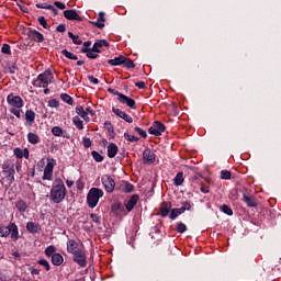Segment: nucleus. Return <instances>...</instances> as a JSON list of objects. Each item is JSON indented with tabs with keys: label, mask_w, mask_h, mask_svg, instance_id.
Listing matches in <instances>:
<instances>
[{
	"label": "nucleus",
	"mask_w": 281,
	"mask_h": 281,
	"mask_svg": "<svg viewBox=\"0 0 281 281\" xmlns=\"http://www.w3.org/2000/svg\"><path fill=\"white\" fill-rule=\"evenodd\" d=\"M50 201L53 203H63L65 201V196H67V188L65 187V182L63 179L58 178L55 180V184H53L50 189Z\"/></svg>",
	"instance_id": "1"
},
{
	"label": "nucleus",
	"mask_w": 281,
	"mask_h": 281,
	"mask_svg": "<svg viewBox=\"0 0 281 281\" xmlns=\"http://www.w3.org/2000/svg\"><path fill=\"white\" fill-rule=\"evenodd\" d=\"M102 196H104V191H102V189L91 188L87 195L88 206L93 210V207L100 203V199H102Z\"/></svg>",
	"instance_id": "2"
},
{
	"label": "nucleus",
	"mask_w": 281,
	"mask_h": 281,
	"mask_svg": "<svg viewBox=\"0 0 281 281\" xmlns=\"http://www.w3.org/2000/svg\"><path fill=\"white\" fill-rule=\"evenodd\" d=\"M52 80H54V74H52V70L47 69L37 76V79L33 81V86L38 88H46L49 87Z\"/></svg>",
	"instance_id": "3"
},
{
	"label": "nucleus",
	"mask_w": 281,
	"mask_h": 281,
	"mask_svg": "<svg viewBox=\"0 0 281 281\" xmlns=\"http://www.w3.org/2000/svg\"><path fill=\"white\" fill-rule=\"evenodd\" d=\"M72 261L78 265V267L85 269V267H87V250L81 248L80 250H77V252H74Z\"/></svg>",
	"instance_id": "4"
},
{
	"label": "nucleus",
	"mask_w": 281,
	"mask_h": 281,
	"mask_svg": "<svg viewBox=\"0 0 281 281\" xmlns=\"http://www.w3.org/2000/svg\"><path fill=\"white\" fill-rule=\"evenodd\" d=\"M149 135H155V137H160L162 133H166V125L159 121H155L148 128Z\"/></svg>",
	"instance_id": "5"
},
{
	"label": "nucleus",
	"mask_w": 281,
	"mask_h": 281,
	"mask_svg": "<svg viewBox=\"0 0 281 281\" xmlns=\"http://www.w3.org/2000/svg\"><path fill=\"white\" fill-rule=\"evenodd\" d=\"M7 102L10 106H13V109H23V99L19 95H14V93H10L7 97Z\"/></svg>",
	"instance_id": "6"
},
{
	"label": "nucleus",
	"mask_w": 281,
	"mask_h": 281,
	"mask_svg": "<svg viewBox=\"0 0 281 281\" xmlns=\"http://www.w3.org/2000/svg\"><path fill=\"white\" fill-rule=\"evenodd\" d=\"M54 166H56V160L50 159L44 168L43 181H52V177H54Z\"/></svg>",
	"instance_id": "7"
},
{
	"label": "nucleus",
	"mask_w": 281,
	"mask_h": 281,
	"mask_svg": "<svg viewBox=\"0 0 281 281\" xmlns=\"http://www.w3.org/2000/svg\"><path fill=\"white\" fill-rule=\"evenodd\" d=\"M101 182L102 186H104L105 192H113V190H115V180H113V178H111V176L109 175H103L101 177Z\"/></svg>",
	"instance_id": "8"
},
{
	"label": "nucleus",
	"mask_w": 281,
	"mask_h": 281,
	"mask_svg": "<svg viewBox=\"0 0 281 281\" xmlns=\"http://www.w3.org/2000/svg\"><path fill=\"white\" fill-rule=\"evenodd\" d=\"M2 172L3 175H5V178L8 179V181H14V165H11L9 162H5L3 166H2Z\"/></svg>",
	"instance_id": "9"
},
{
	"label": "nucleus",
	"mask_w": 281,
	"mask_h": 281,
	"mask_svg": "<svg viewBox=\"0 0 281 281\" xmlns=\"http://www.w3.org/2000/svg\"><path fill=\"white\" fill-rule=\"evenodd\" d=\"M85 247L81 244H78V241H76V239H68L67 244H66V249L69 254H76L77 251H80V249H83Z\"/></svg>",
	"instance_id": "10"
},
{
	"label": "nucleus",
	"mask_w": 281,
	"mask_h": 281,
	"mask_svg": "<svg viewBox=\"0 0 281 281\" xmlns=\"http://www.w3.org/2000/svg\"><path fill=\"white\" fill-rule=\"evenodd\" d=\"M117 101L120 102V104H126V106H128L133 111L137 109V103L135 102V100L125 95L124 93L121 94V98H117Z\"/></svg>",
	"instance_id": "11"
},
{
	"label": "nucleus",
	"mask_w": 281,
	"mask_h": 281,
	"mask_svg": "<svg viewBox=\"0 0 281 281\" xmlns=\"http://www.w3.org/2000/svg\"><path fill=\"white\" fill-rule=\"evenodd\" d=\"M241 201L246 203L247 207H258V202L256 201V198L248 192L243 193Z\"/></svg>",
	"instance_id": "12"
},
{
	"label": "nucleus",
	"mask_w": 281,
	"mask_h": 281,
	"mask_svg": "<svg viewBox=\"0 0 281 281\" xmlns=\"http://www.w3.org/2000/svg\"><path fill=\"white\" fill-rule=\"evenodd\" d=\"M112 113H114V115H116L117 117H121V120H124V122H127V124H133V117L126 112L113 106Z\"/></svg>",
	"instance_id": "13"
},
{
	"label": "nucleus",
	"mask_w": 281,
	"mask_h": 281,
	"mask_svg": "<svg viewBox=\"0 0 281 281\" xmlns=\"http://www.w3.org/2000/svg\"><path fill=\"white\" fill-rule=\"evenodd\" d=\"M27 36L31 41H34L35 43H43V41H45V36L36 30L30 29Z\"/></svg>",
	"instance_id": "14"
},
{
	"label": "nucleus",
	"mask_w": 281,
	"mask_h": 281,
	"mask_svg": "<svg viewBox=\"0 0 281 281\" xmlns=\"http://www.w3.org/2000/svg\"><path fill=\"white\" fill-rule=\"evenodd\" d=\"M91 25L98 27V30H103L104 23H106L105 13L103 11L99 12V16L97 21H90Z\"/></svg>",
	"instance_id": "15"
},
{
	"label": "nucleus",
	"mask_w": 281,
	"mask_h": 281,
	"mask_svg": "<svg viewBox=\"0 0 281 281\" xmlns=\"http://www.w3.org/2000/svg\"><path fill=\"white\" fill-rule=\"evenodd\" d=\"M171 210H172V202H162L160 204L159 215L162 218H166L170 214Z\"/></svg>",
	"instance_id": "16"
},
{
	"label": "nucleus",
	"mask_w": 281,
	"mask_h": 281,
	"mask_svg": "<svg viewBox=\"0 0 281 281\" xmlns=\"http://www.w3.org/2000/svg\"><path fill=\"white\" fill-rule=\"evenodd\" d=\"M155 153L150 148H146L143 151L144 164H155Z\"/></svg>",
	"instance_id": "17"
},
{
	"label": "nucleus",
	"mask_w": 281,
	"mask_h": 281,
	"mask_svg": "<svg viewBox=\"0 0 281 281\" xmlns=\"http://www.w3.org/2000/svg\"><path fill=\"white\" fill-rule=\"evenodd\" d=\"M64 16L67 21H82V18L76 10H65Z\"/></svg>",
	"instance_id": "18"
},
{
	"label": "nucleus",
	"mask_w": 281,
	"mask_h": 281,
	"mask_svg": "<svg viewBox=\"0 0 281 281\" xmlns=\"http://www.w3.org/2000/svg\"><path fill=\"white\" fill-rule=\"evenodd\" d=\"M137 201H139V195L133 194L127 201V203L125 204V209L127 210V212H133V210L135 209V205H137Z\"/></svg>",
	"instance_id": "19"
},
{
	"label": "nucleus",
	"mask_w": 281,
	"mask_h": 281,
	"mask_svg": "<svg viewBox=\"0 0 281 281\" xmlns=\"http://www.w3.org/2000/svg\"><path fill=\"white\" fill-rule=\"evenodd\" d=\"M26 231L29 232V234H38V232H41V224L36 222H27Z\"/></svg>",
	"instance_id": "20"
},
{
	"label": "nucleus",
	"mask_w": 281,
	"mask_h": 281,
	"mask_svg": "<svg viewBox=\"0 0 281 281\" xmlns=\"http://www.w3.org/2000/svg\"><path fill=\"white\" fill-rule=\"evenodd\" d=\"M52 134L55 136V137H64L65 139H69V134L67 132H65L64 130H61L60 126H54L52 128Z\"/></svg>",
	"instance_id": "21"
},
{
	"label": "nucleus",
	"mask_w": 281,
	"mask_h": 281,
	"mask_svg": "<svg viewBox=\"0 0 281 281\" xmlns=\"http://www.w3.org/2000/svg\"><path fill=\"white\" fill-rule=\"evenodd\" d=\"M11 234L12 240H19V226L15 223L9 224V236Z\"/></svg>",
	"instance_id": "22"
},
{
	"label": "nucleus",
	"mask_w": 281,
	"mask_h": 281,
	"mask_svg": "<svg viewBox=\"0 0 281 281\" xmlns=\"http://www.w3.org/2000/svg\"><path fill=\"white\" fill-rule=\"evenodd\" d=\"M120 148L117 147V145L115 143H110L108 145V157L110 159H113L115 157V155H117Z\"/></svg>",
	"instance_id": "23"
},
{
	"label": "nucleus",
	"mask_w": 281,
	"mask_h": 281,
	"mask_svg": "<svg viewBox=\"0 0 281 281\" xmlns=\"http://www.w3.org/2000/svg\"><path fill=\"white\" fill-rule=\"evenodd\" d=\"M77 115H80L85 122H91V119H89V115L87 114V111H85V108L82 105H78L75 109Z\"/></svg>",
	"instance_id": "24"
},
{
	"label": "nucleus",
	"mask_w": 281,
	"mask_h": 281,
	"mask_svg": "<svg viewBox=\"0 0 281 281\" xmlns=\"http://www.w3.org/2000/svg\"><path fill=\"white\" fill-rule=\"evenodd\" d=\"M65 262V258H63V255L56 252L52 256V265L55 267H60Z\"/></svg>",
	"instance_id": "25"
},
{
	"label": "nucleus",
	"mask_w": 281,
	"mask_h": 281,
	"mask_svg": "<svg viewBox=\"0 0 281 281\" xmlns=\"http://www.w3.org/2000/svg\"><path fill=\"white\" fill-rule=\"evenodd\" d=\"M124 55H120L119 57H115L114 59H109L108 65H111V67H120V65L124 64Z\"/></svg>",
	"instance_id": "26"
},
{
	"label": "nucleus",
	"mask_w": 281,
	"mask_h": 281,
	"mask_svg": "<svg viewBox=\"0 0 281 281\" xmlns=\"http://www.w3.org/2000/svg\"><path fill=\"white\" fill-rule=\"evenodd\" d=\"M35 120H36V113L33 110H26L25 121L27 122V124L32 126Z\"/></svg>",
	"instance_id": "27"
},
{
	"label": "nucleus",
	"mask_w": 281,
	"mask_h": 281,
	"mask_svg": "<svg viewBox=\"0 0 281 281\" xmlns=\"http://www.w3.org/2000/svg\"><path fill=\"white\" fill-rule=\"evenodd\" d=\"M15 207L19 212L23 213L27 210L29 205H27V202L23 200H19L15 202Z\"/></svg>",
	"instance_id": "28"
},
{
	"label": "nucleus",
	"mask_w": 281,
	"mask_h": 281,
	"mask_svg": "<svg viewBox=\"0 0 281 281\" xmlns=\"http://www.w3.org/2000/svg\"><path fill=\"white\" fill-rule=\"evenodd\" d=\"M27 142H29L30 144L36 145V144H40L41 138L36 135V133L30 132V133L27 134Z\"/></svg>",
	"instance_id": "29"
},
{
	"label": "nucleus",
	"mask_w": 281,
	"mask_h": 281,
	"mask_svg": "<svg viewBox=\"0 0 281 281\" xmlns=\"http://www.w3.org/2000/svg\"><path fill=\"white\" fill-rule=\"evenodd\" d=\"M81 54H86L87 58H90L91 60H95V58H98V54L90 48H81Z\"/></svg>",
	"instance_id": "30"
},
{
	"label": "nucleus",
	"mask_w": 281,
	"mask_h": 281,
	"mask_svg": "<svg viewBox=\"0 0 281 281\" xmlns=\"http://www.w3.org/2000/svg\"><path fill=\"white\" fill-rule=\"evenodd\" d=\"M72 124L79 131H83L85 130V124L82 123V120H80V116H74L72 117Z\"/></svg>",
	"instance_id": "31"
},
{
	"label": "nucleus",
	"mask_w": 281,
	"mask_h": 281,
	"mask_svg": "<svg viewBox=\"0 0 281 281\" xmlns=\"http://www.w3.org/2000/svg\"><path fill=\"white\" fill-rule=\"evenodd\" d=\"M183 171H180L176 175V177L173 178V184L179 187V186H183Z\"/></svg>",
	"instance_id": "32"
},
{
	"label": "nucleus",
	"mask_w": 281,
	"mask_h": 281,
	"mask_svg": "<svg viewBox=\"0 0 281 281\" xmlns=\"http://www.w3.org/2000/svg\"><path fill=\"white\" fill-rule=\"evenodd\" d=\"M123 67H125L126 69H135V63L128 58V57H125L124 56V59H123Z\"/></svg>",
	"instance_id": "33"
},
{
	"label": "nucleus",
	"mask_w": 281,
	"mask_h": 281,
	"mask_svg": "<svg viewBox=\"0 0 281 281\" xmlns=\"http://www.w3.org/2000/svg\"><path fill=\"white\" fill-rule=\"evenodd\" d=\"M60 100H63V102H66V104H69V106H74V98H71V95L67 93H61Z\"/></svg>",
	"instance_id": "34"
},
{
	"label": "nucleus",
	"mask_w": 281,
	"mask_h": 281,
	"mask_svg": "<svg viewBox=\"0 0 281 281\" xmlns=\"http://www.w3.org/2000/svg\"><path fill=\"white\" fill-rule=\"evenodd\" d=\"M68 37L71 38L74 45H82V40H80L79 35L68 32Z\"/></svg>",
	"instance_id": "35"
},
{
	"label": "nucleus",
	"mask_w": 281,
	"mask_h": 281,
	"mask_svg": "<svg viewBox=\"0 0 281 281\" xmlns=\"http://www.w3.org/2000/svg\"><path fill=\"white\" fill-rule=\"evenodd\" d=\"M176 232L178 234H186V232H188V226L183 222H179L176 226Z\"/></svg>",
	"instance_id": "36"
},
{
	"label": "nucleus",
	"mask_w": 281,
	"mask_h": 281,
	"mask_svg": "<svg viewBox=\"0 0 281 281\" xmlns=\"http://www.w3.org/2000/svg\"><path fill=\"white\" fill-rule=\"evenodd\" d=\"M10 225L0 226V238H8L10 236Z\"/></svg>",
	"instance_id": "37"
},
{
	"label": "nucleus",
	"mask_w": 281,
	"mask_h": 281,
	"mask_svg": "<svg viewBox=\"0 0 281 281\" xmlns=\"http://www.w3.org/2000/svg\"><path fill=\"white\" fill-rule=\"evenodd\" d=\"M44 254H45V256H47V258H52L54 256V254H56V246L50 245V246L46 247Z\"/></svg>",
	"instance_id": "38"
},
{
	"label": "nucleus",
	"mask_w": 281,
	"mask_h": 281,
	"mask_svg": "<svg viewBox=\"0 0 281 281\" xmlns=\"http://www.w3.org/2000/svg\"><path fill=\"white\" fill-rule=\"evenodd\" d=\"M135 190V186L128 181H123V191L126 193H131Z\"/></svg>",
	"instance_id": "39"
},
{
	"label": "nucleus",
	"mask_w": 281,
	"mask_h": 281,
	"mask_svg": "<svg viewBox=\"0 0 281 281\" xmlns=\"http://www.w3.org/2000/svg\"><path fill=\"white\" fill-rule=\"evenodd\" d=\"M61 54H63V56L68 58V60H78V56H76L74 53H71V52H69L67 49H63Z\"/></svg>",
	"instance_id": "40"
},
{
	"label": "nucleus",
	"mask_w": 281,
	"mask_h": 281,
	"mask_svg": "<svg viewBox=\"0 0 281 281\" xmlns=\"http://www.w3.org/2000/svg\"><path fill=\"white\" fill-rule=\"evenodd\" d=\"M104 126H108L106 131H108L109 135L111 137H115V128L113 127V124L111 122H109V121H105L104 122Z\"/></svg>",
	"instance_id": "41"
},
{
	"label": "nucleus",
	"mask_w": 281,
	"mask_h": 281,
	"mask_svg": "<svg viewBox=\"0 0 281 281\" xmlns=\"http://www.w3.org/2000/svg\"><path fill=\"white\" fill-rule=\"evenodd\" d=\"M91 155H92V158L94 159V161H97L98 164L104 161V156L101 155L100 153L92 150Z\"/></svg>",
	"instance_id": "42"
},
{
	"label": "nucleus",
	"mask_w": 281,
	"mask_h": 281,
	"mask_svg": "<svg viewBox=\"0 0 281 281\" xmlns=\"http://www.w3.org/2000/svg\"><path fill=\"white\" fill-rule=\"evenodd\" d=\"M112 212L120 214V212H124V206L120 202H116L112 205Z\"/></svg>",
	"instance_id": "43"
},
{
	"label": "nucleus",
	"mask_w": 281,
	"mask_h": 281,
	"mask_svg": "<svg viewBox=\"0 0 281 281\" xmlns=\"http://www.w3.org/2000/svg\"><path fill=\"white\" fill-rule=\"evenodd\" d=\"M221 212H223L227 216H234V211L232 210V207L227 206V204H223L221 206Z\"/></svg>",
	"instance_id": "44"
},
{
	"label": "nucleus",
	"mask_w": 281,
	"mask_h": 281,
	"mask_svg": "<svg viewBox=\"0 0 281 281\" xmlns=\"http://www.w3.org/2000/svg\"><path fill=\"white\" fill-rule=\"evenodd\" d=\"M100 48H102V44H100V42L97 41L93 44L92 48H89V49H90V52H93L94 54H102V50H100Z\"/></svg>",
	"instance_id": "45"
},
{
	"label": "nucleus",
	"mask_w": 281,
	"mask_h": 281,
	"mask_svg": "<svg viewBox=\"0 0 281 281\" xmlns=\"http://www.w3.org/2000/svg\"><path fill=\"white\" fill-rule=\"evenodd\" d=\"M221 179H223L224 181H229V179H232V171L222 170L221 171Z\"/></svg>",
	"instance_id": "46"
},
{
	"label": "nucleus",
	"mask_w": 281,
	"mask_h": 281,
	"mask_svg": "<svg viewBox=\"0 0 281 281\" xmlns=\"http://www.w3.org/2000/svg\"><path fill=\"white\" fill-rule=\"evenodd\" d=\"M37 265H41L42 267H44V269L46 271H49L52 269V266L49 265V261H47L46 259H40L37 261Z\"/></svg>",
	"instance_id": "47"
},
{
	"label": "nucleus",
	"mask_w": 281,
	"mask_h": 281,
	"mask_svg": "<svg viewBox=\"0 0 281 281\" xmlns=\"http://www.w3.org/2000/svg\"><path fill=\"white\" fill-rule=\"evenodd\" d=\"M37 21L40 25L44 27V30H50V26L47 24V20L45 19V16H38Z\"/></svg>",
	"instance_id": "48"
},
{
	"label": "nucleus",
	"mask_w": 281,
	"mask_h": 281,
	"mask_svg": "<svg viewBox=\"0 0 281 281\" xmlns=\"http://www.w3.org/2000/svg\"><path fill=\"white\" fill-rule=\"evenodd\" d=\"M135 133H137V135H139V137H143V139H146V137H148V134L146 133V131H144L142 127H134Z\"/></svg>",
	"instance_id": "49"
},
{
	"label": "nucleus",
	"mask_w": 281,
	"mask_h": 281,
	"mask_svg": "<svg viewBox=\"0 0 281 281\" xmlns=\"http://www.w3.org/2000/svg\"><path fill=\"white\" fill-rule=\"evenodd\" d=\"M1 53L7 54V56L12 55V48L10 47L9 44H3L1 47Z\"/></svg>",
	"instance_id": "50"
},
{
	"label": "nucleus",
	"mask_w": 281,
	"mask_h": 281,
	"mask_svg": "<svg viewBox=\"0 0 281 281\" xmlns=\"http://www.w3.org/2000/svg\"><path fill=\"white\" fill-rule=\"evenodd\" d=\"M124 138L127 140V142H139V137L135 136V135H131L128 134L127 132L124 133Z\"/></svg>",
	"instance_id": "51"
},
{
	"label": "nucleus",
	"mask_w": 281,
	"mask_h": 281,
	"mask_svg": "<svg viewBox=\"0 0 281 281\" xmlns=\"http://www.w3.org/2000/svg\"><path fill=\"white\" fill-rule=\"evenodd\" d=\"M48 106L50 109H58L60 106V102L57 99H50L48 101Z\"/></svg>",
	"instance_id": "52"
},
{
	"label": "nucleus",
	"mask_w": 281,
	"mask_h": 281,
	"mask_svg": "<svg viewBox=\"0 0 281 281\" xmlns=\"http://www.w3.org/2000/svg\"><path fill=\"white\" fill-rule=\"evenodd\" d=\"M178 216H180V214L177 212V209H171L169 212L170 221H176Z\"/></svg>",
	"instance_id": "53"
},
{
	"label": "nucleus",
	"mask_w": 281,
	"mask_h": 281,
	"mask_svg": "<svg viewBox=\"0 0 281 281\" xmlns=\"http://www.w3.org/2000/svg\"><path fill=\"white\" fill-rule=\"evenodd\" d=\"M90 218L93 223H97V225H100V223L102 221V218L98 214H94V213L90 214Z\"/></svg>",
	"instance_id": "54"
},
{
	"label": "nucleus",
	"mask_w": 281,
	"mask_h": 281,
	"mask_svg": "<svg viewBox=\"0 0 281 281\" xmlns=\"http://www.w3.org/2000/svg\"><path fill=\"white\" fill-rule=\"evenodd\" d=\"M35 7L41 9V10H50L52 9V4H47L46 2L36 3Z\"/></svg>",
	"instance_id": "55"
},
{
	"label": "nucleus",
	"mask_w": 281,
	"mask_h": 281,
	"mask_svg": "<svg viewBox=\"0 0 281 281\" xmlns=\"http://www.w3.org/2000/svg\"><path fill=\"white\" fill-rule=\"evenodd\" d=\"M83 146L85 148H91L93 146V142L89 137H83Z\"/></svg>",
	"instance_id": "56"
},
{
	"label": "nucleus",
	"mask_w": 281,
	"mask_h": 281,
	"mask_svg": "<svg viewBox=\"0 0 281 281\" xmlns=\"http://www.w3.org/2000/svg\"><path fill=\"white\" fill-rule=\"evenodd\" d=\"M8 69L10 74H16V69H19V67H16V64L12 63V64H8Z\"/></svg>",
	"instance_id": "57"
},
{
	"label": "nucleus",
	"mask_w": 281,
	"mask_h": 281,
	"mask_svg": "<svg viewBox=\"0 0 281 281\" xmlns=\"http://www.w3.org/2000/svg\"><path fill=\"white\" fill-rule=\"evenodd\" d=\"M13 153L18 159H23V149L18 147L13 150Z\"/></svg>",
	"instance_id": "58"
},
{
	"label": "nucleus",
	"mask_w": 281,
	"mask_h": 281,
	"mask_svg": "<svg viewBox=\"0 0 281 281\" xmlns=\"http://www.w3.org/2000/svg\"><path fill=\"white\" fill-rule=\"evenodd\" d=\"M56 32H59L60 34H65V32H67V26L65 24H59L56 27Z\"/></svg>",
	"instance_id": "59"
},
{
	"label": "nucleus",
	"mask_w": 281,
	"mask_h": 281,
	"mask_svg": "<svg viewBox=\"0 0 281 281\" xmlns=\"http://www.w3.org/2000/svg\"><path fill=\"white\" fill-rule=\"evenodd\" d=\"M182 207L184 209L186 212H190L192 210V204H190L189 201H184L181 203Z\"/></svg>",
	"instance_id": "60"
},
{
	"label": "nucleus",
	"mask_w": 281,
	"mask_h": 281,
	"mask_svg": "<svg viewBox=\"0 0 281 281\" xmlns=\"http://www.w3.org/2000/svg\"><path fill=\"white\" fill-rule=\"evenodd\" d=\"M108 91H109V93H112L113 95H117V98H121V95L123 94L122 92H120L113 88H109Z\"/></svg>",
	"instance_id": "61"
},
{
	"label": "nucleus",
	"mask_w": 281,
	"mask_h": 281,
	"mask_svg": "<svg viewBox=\"0 0 281 281\" xmlns=\"http://www.w3.org/2000/svg\"><path fill=\"white\" fill-rule=\"evenodd\" d=\"M54 5H55L56 8H58L59 10H65V8H67V7L65 5V3L60 2V1H55V2H54Z\"/></svg>",
	"instance_id": "62"
},
{
	"label": "nucleus",
	"mask_w": 281,
	"mask_h": 281,
	"mask_svg": "<svg viewBox=\"0 0 281 281\" xmlns=\"http://www.w3.org/2000/svg\"><path fill=\"white\" fill-rule=\"evenodd\" d=\"M88 80L92 83V85H100V80H98V78H94L93 76H88Z\"/></svg>",
	"instance_id": "63"
},
{
	"label": "nucleus",
	"mask_w": 281,
	"mask_h": 281,
	"mask_svg": "<svg viewBox=\"0 0 281 281\" xmlns=\"http://www.w3.org/2000/svg\"><path fill=\"white\" fill-rule=\"evenodd\" d=\"M135 87H137L138 89H145L146 88V82L138 81V82L135 83Z\"/></svg>",
	"instance_id": "64"
}]
</instances>
